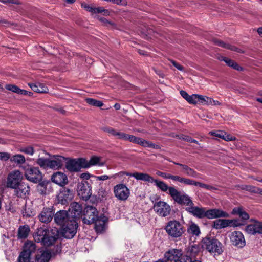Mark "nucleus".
Here are the masks:
<instances>
[{
  "label": "nucleus",
  "mask_w": 262,
  "mask_h": 262,
  "mask_svg": "<svg viewBox=\"0 0 262 262\" xmlns=\"http://www.w3.org/2000/svg\"><path fill=\"white\" fill-rule=\"evenodd\" d=\"M243 189L252 193H258L262 195V189L256 187L255 186L251 185H245L243 186Z\"/></svg>",
  "instance_id": "42"
},
{
  "label": "nucleus",
  "mask_w": 262,
  "mask_h": 262,
  "mask_svg": "<svg viewBox=\"0 0 262 262\" xmlns=\"http://www.w3.org/2000/svg\"><path fill=\"white\" fill-rule=\"evenodd\" d=\"M36 162L37 165L43 169H47L49 168V159H48L39 158L36 160Z\"/></svg>",
  "instance_id": "41"
},
{
  "label": "nucleus",
  "mask_w": 262,
  "mask_h": 262,
  "mask_svg": "<svg viewBox=\"0 0 262 262\" xmlns=\"http://www.w3.org/2000/svg\"><path fill=\"white\" fill-rule=\"evenodd\" d=\"M128 176L133 177L137 180L143 181L149 183H153L154 179L152 177L146 173L134 172L133 173H127Z\"/></svg>",
  "instance_id": "27"
},
{
  "label": "nucleus",
  "mask_w": 262,
  "mask_h": 262,
  "mask_svg": "<svg viewBox=\"0 0 262 262\" xmlns=\"http://www.w3.org/2000/svg\"><path fill=\"white\" fill-rule=\"evenodd\" d=\"M199 252V247L198 246L194 245L190 246L188 248V252L190 253L191 256L190 257H195L196 254Z\"/></svg>",
  "instance_id": "44"
},
{
  "label": "nucleus",
  "mask_w": 262,
  "mask_h": 262,
  "mask_svg": "<svg viewBox=\"0 0 262 262\" xmlns=\"http://www.w3.org/2000/svg\"><path fill=\"white\" fill-rule=\"evenodd\" d=\"M246 232L251 235L262 234V222L254 220L246 226Z\"/></svg>",
  "instance_id": "14"
},
{
  "label": "nucleus",
  "mask_w": 262,
  "mask_h": 262,
  "mask_svg": "<svg viewBox=\"0 0 262 262\" xmlns=\"http://www.w3.org/2000/svg\"><path fill=\"white\" fill-rule=\"evenodd\" d=\"M100 20L101 22H102L103 23H104V24H105L106 26H111L112 27L115 26V24L108 21V20H107L106 19H105L104 18H100Z\"/></svg>",
  "instance_id": "60"
},
{
  "label": "nucleus",
  "mask_w": 262,
  "mask_h": 262,
  "mask_svg": "<svg viewBox=\"0 0 262 262\" xmlns=\"http://www.w3.org/2000/svg\"><path fill=\"white\" fill-rule=\"evenodd\" d=\"M103 130L114 137H116L118 133V131L111 127H105Z\"/></svg>",
  "instance_id": "55"
},
{
  "label": "nucleus",
  "mask_w": 262,
  "mask_h": 262,
  "mask_svg": "<svg viewBox=\"0 0 262 262\" xmlns=\"http://www.w3.org/2000/svg\"><path fill=\"white\" fill-rule=\"evenodd\" d=\"M71 217L68 212L64 210L58 211L54 216V221L61 227L69 223Z\"/></svg>",
  "instance_id": "17"
},
{
  "label": "nucleus",
  "mask_w": 262,
  "mask_h": 262,
  "mask_svg": "<svg viewBox=\"0 0 262 262\" xmlns=\"http://www.w3.org/2000/svg\"><path fill=\"white\" fill-rule=\"evenodd\" d=\"M230 240L233 245L238 248H242L246 244L244 236L240 231L232 232L231 234Z\"/></svg>",
  "instance_id": "18"
},
{
  "label": "nucleus",
  "mask_w": 262,
  "mask_h": 262,
  "mask_svg": "<svg viewBox=\"0 0 262 262\" xmlns=\"http://www.w3.org/2000/svg\"><path fill=\"white\" fill-rule=\"evenodd\" d=\"M30 255L25 253V252L22 251L19 257H18V261L19 262H29L30 259Z\"/></svg>",
  "instance_id": "45"
},
{
  "label": "nucleus",
  "mask_w": 262,
  "mask_h": 262,
  "mask_svg": "<svg viewBox=\"0 0 262 262\" xmlns=\"http://www.w3.org/2000/svg\"><path fill=\"white\" fill-rule=\"evenodd\" d=\"M127 134L118 131L116 137L118 139L122 140L124 141H127Z\"/></svg>",
  "instance_id": "54"
},
{
  "label": "nucleus",
  "mask_w": 262,
  "mask_h": 262,
  "mask_svg": "<svg viewBox=\"0 0 262 262\" xmlns=\"http://www.w3.org/2000/svg\"><path fill=\"white\" fill-rule=\"evenodd\" d=\"M186 185H195V186H198L199 182L195 181L194 180H193L190 179H187L186 182Z\"/></svg>",
  "instance_id": "61"
},
{
  "label": "nucleus",
  "mask_w": 262,
  "mask_h": 262,
  "mask_svg": "<svg viewBox=\"0 0 262 262\" xmlns=\"http://www.w3.org/2000/svg\"><path fill=\"white\" fill-rule=\"evenodd\" d=\"M13 189H15V194L20 198H26L29 193L30 187L27 184L24 182H21L15 188Z\"/></svg>",
  "instance_id": "22"
},
{
  "label": "nucleus",
  "mask_w": 262,
  "mask_h": 262,
  "mask_svg": "<svg viewBox=\"0 0 262 262\" xmlns=\"http://www.w3.org/2000/svg\"><path fill=\"white\" fill-rule=\"evenodd\" d=\"M107 222V218L104 215L98 216L94 221L95 228L97 232L101 233L105 229V226Z\"/></svg>",
  "instance_id": "25"
},
{
  "label": "nucleus",
  "mask_w": 262,
  "mask_h": 262,
  "mask_svg": "<svg viewBox=\"0 0 262 262\" xmlns=\"http://www.w3.org/2000/svg\"><path fill=\"white\" fill-rule=\"evenodd\" d=\"M228 227H238L242 226L243 224L238 220H228Z\"/></svg>",
  "instance_id": "49"
},
{
  "label": "nucleus",
  "mask_w": 262,
  "mask_h": 262,
  "mask_svg": "<svg viewBox=\"0 0 262 262\" xmlns=\"http://www.w3.org/2000/svg\"><path fill=\"white\" fill-rule=\"evenodd\" d=\"M222 60H223L224 61H225L226 62V63L229 67H231V65L233 64V62L234 61L229 59V58H228L227 57H222Z\"/></svg>",
  "instance_id": "62"
},
{
  "label": "nucleus",
  "mask_w": 262,
  "mask_h": 262,
  "mask_svg": "<svg viewBox=\"0 0 262 262\" xmlns=\"http://www.w3.org/2000/svg\"><path fill=\"white\" fill-rule=\"evenodd\" d=\"M82 163L84 164V168H88L96 165L99 166H103L104 164V162L102 161L101 157L94 156H92L89 161L83 158Z\"/></svg>",
  "instance_id": "20"
},
{
  "label": "nucleus",
  "mask_w": 262,
  "mask_h": 262,
  "mask_svg": "<svg viewBox=\"0 0 262 262\" xmlns=\"http://www.w3.org/2000/svg\"><path fill=\"white\" fill-rule=\"evenodd\" d=\"M177 137L179 139L183 140L186 141L188 142H190V139L191 138V137H190L189 136H186V135H183V134L178 135Z\"/></svg>",
  "instance_id": "59"
},
{
  "label": "nucleus",
  "mask_w": 262,
  "mask_h": 262,
  "mask_svg": "<svg viewBox=\"0 0 262 262\" xmlns=\"http://www.w3.org/2000/svg\"><path fill=\"white\" fill-rule=\"evenodd\" d=\"M73 196L71 190L66 187H62L60 189L57 198L59 203L62 205H65L71 201Z\"/></svg>",
  "instance_id": "13"
},
{
  "label": "nucleus",
  "mask_w": 262,
  "mask_h": 262,
  "mask_svg": "<svg viewBox=\"0 0 262 262\" xmlns=\"http://www.w3.org/2000/svg\"><path fill=\"white\" fill-rule=\"evenodd\" d=\"M233 214L238 215L243 220H248L249 218V214L245 212L242 208L239 207L234 208L232 210Z\"/></svg>",
  "instance_id": "35"
},
{
  "label": "nucleus",
  "mask_w": 262,
  "mask_h": 262,
  "mask_svg": "<svg viewBox=\"0 0 262 262\" xmlns=\"http://www.w3.org/2000/svg\"><path fill=\"white\" fill-rule=\"evenodd\" d=\"M188 232L193 235H199L200 233V230L199 226L195 224H192L187 229Z\"/></svg>",
  "instance_id": "40"
},
{
  "label": "nucleus",
  "mask_w": 262,
  "mask_h": 262,
  "mask_svg": "<svg viewBox=\"0 0 262 262\" xmlns=\"http://www.w3.org/2000/svg\"><path fill=\"white\" fill-rule=\"evenodd\" d=\"M229 214L221 209H213L206 210V217L213 219L219 217H227Z\"/></svg>",
  "instance_id": "24"
},
{
  "label": "nucleus",
  "mask_w": 262,
  "mask_h": 262,
  "mask_svg": "<svg viewBox=\"0 0 262 262\" xmlns=\"http://www.w3.org/2000/svg\"><path fill=\"white\" fill-rule=\"evenodd\" d=\"M20 151L31 156L33 155L34 152V149L32 146L21 147L20 149Z\"/></svg>",
  "instance_id": "47"
},
{
  "label": "nucleus",
  "mask_w": 262,
  "mask_h": 262,
  "mask_svg": "<svg viewBox=\"0 0 262 262\" xmlns=\"http://www.w3.org/2000/svg\"><path fill=\"white\" fill-rule=\"evenodd\" d=\"M202 246L214 255H219L223 252L222 243L214 238H204L202 241Z\"/></svg>",
  "instance_id": "3"
},
{
  "label": "nucleus",
  "mask_w": 262,
  "mask_h": 262,
  "mask_svg": "<svg viewBox=\"0 0 262 262\" xmlns=\"http://www.w3.org/2000/svg\"><path fill=\"white\" fill-rule=\"evenodd\" d=\"M85 101L87 103L92 106L101 107L103 105L102 101L93 98H88L85 99Z\"/></svg>",
  "instance_id": "43"
},
{
  "label": "nucleus",
  "mask_w": 262,
  "mask_h": 262,
  "mask_svg": "<svg viewBox=\"0 0 262 262\" xmlns=\"http://www.w3.org/2000/svg\"><path fill=\"white\" fill-rule=\"evenodd\" d=\"M36 248V245L33 242L27 241L24 244L23 251L31 255L35 251Z\"/></svg>",
  "instance_id": "32"
},
{
  "label": "nucleus",
  "mask_w": 262,
  "mask_h": 262,
  "mask_svg": "<svg viewBox=\"0 0 262 262\" xmlns=\"http://www.w3.org/2000/svg\"><path fill=\"white\" fill-rule=\"evenodd\" d=\"M127 173H129L128 172H126L124 171H121L119 173H116L114 175L111 176V178L116 179H118L119 181H123V177L125 175L128 176Z\"/></svg>",
  "instance_id": "46"
},
{
  "label": "nucleus",
  "mask_w": 262,
  "mask_h": 262,
  "mask_svg": "<svg viewBox=\"0 0 262 262\" xmlns=\"http://www.w3.org/2000/svg\"><path fill=\"white\" fill-rule=\"evenodd\" d=\"M77 191L79 197L84 200L89 199L92 195L90 186L86 181H83L78 183Z\"/></svg>",
  "instance_id": "12"
},
{
  "label": "nucleus",
  "mask_w": 262,
  "mask_h": 262,
  "mask_svg": "<svg viewBox=\"0 0 262 262\" xmlns=\"http://www.w3.org/2000/svg\"><path fill=\"white\" fill-rule=\"evenodd\" d=\"M83 158L71 159L66 161V167L70 172L78 171L81 168H84V164L82 163Z\"/></svg>",
  "instance_id": "15"
},
{
  "label": "nucleus",
  "mask_w": 262,
  "mask_h": 262,
  "mask_svg": "<svg viewBox=\"0 0 262 262\" xmlns=\"http://www.w3.org/2000/svg\"><path fill=\"white\" fill-rule=\"evenodd\" d=\"M198 186L202 187V188H205L207 190H212V191L216 190L217 189V188H216L214 186L207 185V184H204V183H201L199 182V184H198Z\"/></svg>",
  "instance_id": "52"
},
{
  "label": "nucleus",
  "mask_w": 262,
  "mask_h": 262,
  "mask_svg": "<svg viewBox=\"0 0 262 262\" xmlns=\"http://www.w3.org/2000/svg\"><path fill=\"white\" fill-rule=\"evenodd\" d=\"M51 254L48 251H41L36 255L35 259L37 262H49Z\"/></svg>",
  "instance_id": "30"
},
{
  "label": "nucleus",
  "mask_w": 262,
  "mask_h": 262,
  "mask_svg": "<svg viewBox=\"0 0 262 262\" xmlns=\"http://www.w3.org/2000/svg\"><path fill=\"white\" fill-rule=\"evenodd\" d=\"M83 221L85 224H90L94 223L98 216L97 210L92 206H87L83 210Z\"/></svg>",
  "instance_id": "11"
},
{
  "label": "nucleus",
  "mask_w": 262,
  "mask_h": 262,
  "mask_svg": "<svg viewBox=\"0 0 262 262\" xmlns=\"http://www.w3.org/2000/svg\"><path fill=\"white\" fill-rule=\"evenodd\" d=\"M170 62L173 64V66H174L179 70H180V71L184 70V68L182 66H181L180 64H179V63L176 62V61H174L173 60H170Z\"/></svg>",
  "instance_id": "64"
},
{
  "label": "nucleus",
  "mask_w": 262,
  "mask_h": 262,
  "mask_svg": "<svg viewBox=\"0 0 262 262\" xmlns=\"http://www.w3.org/2000/svg\"><path fill=\"white\" fill-rule=\"evenodd\" d=\"M173 163L177 165H179L181 166L182 168V171L184 172L185 174L192 177L193 178H197L198 177L199 174L197 173L194 169L192 168L189 167L188 166L184 164H182L179 163H177L175 162H173Z\"/></svg>",
  "instance_id": "28"
},
{
  "label": "nucleus",
  "mask_w": 262,
  "mask_h": 262,
  "mask_svg": "<svg viewBox=\"0 0 262 262\" xmlns=\"http://www.w3.org/2000/svg\"><path fill=\"white\" fill-rule=\"evenodd\" d=\"M28 85L35 92L43 93L47 92L48 89L43 84L40 83H29Z\"/></svg>",
  "instance_id": "31"
},
{
  "label": "nucleus",
  "mask_w": 262,
  "mask_h": 262,
  "mask_svg": "<svg viewBox=\"0 0 262 262\" xmlns=\"http://www.w3.org/2000/svg\"><path fill=\"white\" fill-rule=\"evenodd\" d=\"M22 174L19 170H14L11 171L7 177V187L11 188H15L22 182Z\"/></svg>",
  "instance_id": "10"
},
{
  "label": "nucleus",
  "mask_w": 262,
  "mask_h": 262,
  "mask_svg": "<svg viewBox=\"0 0 262 262\" xmlns=\"http://www.w3.org/2000/svg\"><path fill=\"white\" fill-rule=\"evenodd\" d=\"M167 233L172 237L178 238L185 232L183 225L176 220L169 221L165 227Z\"/></svg>",
  "instance_id": "4"
},
{
  "label": "nucleus",
  "mask_w": 262,
  "mask_h": 262,
  "mask_svg": "<svg viewBox=\"0 0 262 262\" xmlns=\"http://www.w3.org/2000/svg\"><path fill=\"white\" fill-rule=\"evenodd\" d=\"M0 2L4 4L11 3L17 5L21 4V2L19 0H0Z\"/></svg>",
  "instance_id": "57"
},
{
  "label": "nucleus",
  "mask_w": 262,
  "mask_h": 262,
  "mask_svg": "<svg viewBox=\"0 0 262 262\" xmlns=\"http://www.w3.org/2000/svg\"><path fill=\"white\" fill-rule=\"evenodd\" d=\"M25 176L29 181L37 183L42 180V174L39 169L34 167L25 168Z\"/></svg>",
  "instance_id": "7"
},
{
  "label": "nucleus",
  "mask_w": 262,
  "mask_h": 262,
  "mask_svg": "<svg viewBox=\"0 0 262 262\" xmlns=\"http://www.w3.org/2000/svg\"><path fill=\"white\" fill-rule=\"evenodd\" d=\"M11 155L8 152H0V160L3 161H7L10 160Z\"/></svg>",
  "instance_id": "53"
},
{
  "label": "nucleus",
  "mask_w": 262,
  "mask_h": 262,
  "mask_svg": "<svg viewBox=\"0 0 262 262\" xmlns=\"http://www.w3.org/2000/svg\"><path fill=\"white\" fill-rule=\"evenodd\" d=\"M94 178L96 179V180H99V181H100V180L104 181V180H106L108 179L112 178L111 176H108L107 175H102V176H94Z\"/></svg>",
  "instance_id": "58"
},
{
  "label": "nucleus",
  "mask_w": 262,
  "mask_h": 262,
  "mask_svg": "<svg viewBox=\"0 0 262 262\" xmlns=\"http://www.w3.org/2000/svg\"><path fill=\"white\" fill-rule=\"evenodd\" d=\"M187 101L190 104H196L198 102V94H192V95H190Z\"/></svg>",
  "instance_id": "51"
},
{
  "label": "nucleus",
  "mask_w": 262,
  "mask_h": 262,
  "mask_svg": "<svg viewBox=\"0 0 262 262\" xmlns=\"http://www.w3.org/2000/svg\"><path fill=\"white\" fill-rule=\"evenodd\" d=\"M153 209L159 216L162 217L168 216L171 212L170 205L163 201L156 202L154 205Z\"/></svg>",
  "instance_id": "9"
},
{
  "label": "nucleus",
  "mask_w": 262,
  "mask_h": 262,
  "mask_svg": "<svg viewBox=\"0 0 262 262\" xmlns=\"http://www.w3.org/2000/svg\"><path fill=\"white\" fill-rule=\"evenodd\" d=\"M5 88L7 90L17 94H19L20 89L16 85L13 84H7Z\"/></svg>",
  "instance_id": "48"
},
{
  "label": "nucleus",
  "mask_w": 262,
  "mask_h": 262,
  "mask_svg": "<svg viewBox=\"0 0 262 262\" xmlns=\"http://www.w3.org/2000/svg\"><path fill=\"white\" fill-rule=\"evenodd\" d=\"M209 134L214 136L215 137L223 138L226 141H232L234 139L232 137H230L229 135H226V134L225 133L221 131H212L209 132Z\"/></svg>",
  "instance_id": "38"
},
{
  "label": "nucleus",
  "mask_w": 262,
  "mask_h": 262,
  "mask_svg": "<svg viewBox=\"0 0 262 262\" xmlns=\"http://www.w3.org/2000/svg\"><path fill=\"white\" fill-rule=\"evenodd\" d=\"M82 211V208L81 205L77 202H73L70 205L68 213L71 219L76 221V219L79 218Z\"/></svg>",
  "instance_id": "19"
},
{
  "label": "nucleus",
  "mask_w": 262,
  "mask_h": 262,
  "mask_svg": "<svg viewBox=\"0 0 262 262\" xmlns=\"http://www.w3.org/2000/svg\"><path fill=\"white\" fill-rule=\"evenodd\" d=\"M186 210L197 217L204 218L206 217V210L204 208L193 206V205H191L187 207Z\"/></svg>",
  "instance_id": "26"
},
{
  "label": "nucleus",
  "mask_w": 262,
  "mask_h": 262,
  "mask_svg": "<svg viewBox=\"0 0 262 262\" xmlns=\"http://www.w3.org/2000/svg\"><path fill=\"white\" fill-rule=\"evenodd\" d=\"M139 144L144 147H149L154 149L160 148V146L159 145L155 144L150 141L144 140L142 138L140 139Z\"/></svg>",
  "instance_id": "37"
},
{
  "label": "nucleus",
  "mask_w": 262,
  "mask_h": 262,
  "mask_svg": "<svg viewBox=\"0 0 262 262\" xmlns=\"http://www.w3.org/2000/svg\"><path fill=\"white\" fill-rule=\"evenodd\" d=\"M78 224L76 220L71 219L69 223L62 226L63 236L67 238H72L77 232Z\"/></svg>",
  "instance_id": "8"
},
{
  "label": "nucleus",
  "mask_w": 262,
  "mask_h": 262,
  "mask_svg": "<svg viewBox=\"0 0 262 262\" xmlns=\"http://www.w3.org/2000/svg\"><path fill=\"white\" fill-rule=\"evenodd\" d=\"M155 185L162 191L166 192L170 195L171 189H176L174 187H169L164 182L154 179Z\"/></svg>",
  "instance_id": "29"
},
{
  "label": "nucleus",
  "mask_w": 262,
  "mask_h": 262,
  "mask_svg": "<svg viewBox=\"0 0 262 262\" xmlns=\"http://www.w3.org/2000/svg\"><path fill=\"white\" fill-rule=\"evenodd\" d=\"M10 161L17 165H20L25 163L26 160L23 155L16 154L11 157Z\"/></svg>",
  "instance_id": "36"
},
{
  "label": "nucleus",
  "mask_w": 262,
  "mask_h": 262,
  "mask_svg": "<svg viewBox=\"0 0 262 262\" xmlns=\"http://www.w3.org/2000/svg\"><path fill=\"white\" fill-rule=\"evenodd\" d=\"M166 262H190V257L184 254L181 249H171L166 251L164 255Z\"/></svg>",
  "instance_id": "1"
},
{
  "label": "nucleus",
  "mask_w": 262,
  "mask_h": 262,
  "mask_svg": "<svg viewBox=\"0 0 262 262\" xmlns=\"http://www.w3.org/2000/svg\"><path fill=\"white\" fill-rule=\"evenodd\" d=\"M30 231V229L28 226H20L18 229V236L20 238H26Z\"/></svg>",
  "instance_id": "39"
},
{
  "label": "nucleus",
  "mask_w": 262,
  "mask_h": 262,
  "mask_svg": "<svg viewBox=\"0 0 262 262\" xmlns=\"http://www.w3.org/2000/svg\"><path fill=\"white\" fill-rule=\"evenodd\" d=\"M156 174L158 176H161L162 178H163L164 179H168L169 175H170V174H169V173H165V172H161V171H157L156 172Z\"/></svg>",
  "instance_id": "63"
},
{
  "label": "nucleus",
  "mask_w": 262,
  "mask_h": 262,
  "mask_svg": "<svg viewBox=\"0 0 262 262\" xmlns=\"http://www.w3.org/2000/svg\"><path fill=\"white\" fill-rule=\"evenodd\" d=\"M140 139L141 138H138L134 135L128 134L127 141H128L133 143L139 144Z\"/></svg>",
  "instance_id": "50"
},
{
  "label": "nucleus",
  "mask_w": 262,
  "mask_h": 262,
  "mask_svg": "<svg viewBox=\"0 0 262 262\" xmlns=\"http://www.w3.org/2000/svg\"><path fill=\"white\" fill-rule=\"evenodd\" d=\"M81 7L88 11L91 12L93 14L94 7H92L89 4L86 3H82Z\"/></svg>",
  "instance_id": "56"
},
{
  "label": "nucleus",
  "mask_w": 262,
  "mask_h": 262,
  "mask_svg": "<svg viewBox=\"0 0 262 262\" xmlns=\"http://www.w3.org/2000/svg\"><path fill=\"white\" fill-rule=\"evenodd\" d=\"M213 41L214 43L218 46L224 48L225 49H229L232 51H236L237 52H241V50L240 49H238V48L231 45L226 43L222 41V40L214 39Z\"/></svg>",
  "instance_id": "33"
},
{
  "label": "nucleus",
  "mask_w": 262,
  "mask_h": 262,
  "mask_svg": "<svg viewBox=\"0 0 262 262\" xmlns=\"http://www.w3.org/2000/svg\"><path fill=\"white\" fill-rule=\"evenodd\" d=\"M114 196L120 201H126L130 195V190L124 184H118L113 187Z\"/></svg>",
  "instance_id": "6"
},
{
  "label": "nucleus",
  "mask_w": 262,
  "mask_h": 262,
  "mask_svg": "<svg viewBox=\"0 0 262 262\" xmlns=\"http://www.w3.org/2000/svg\"><path fill=\"white\" fill-rule=\"evenodd\" d=\"M228 219L216 220L213 222L212 226L214 228H215L216 229L224 228L225 227L229 226V224H228Z\"/></svg>",
  "instance_id": "34"
},
{
  "label": "nucleus",
  "mask_w": 262,
  "mask_h": 262,
  "mask_svg": "<svg viewBox=\"0 0 262 262\" xmlns=\"http://www.w3.org/2000/svg\"><path fill=\"white\" fill-rule=\"evenodd\" d=\"M66 159L62 156L55 155L49 159V168L52 169H61L66 162Z\"/></svg>",
  "instance_id": "16"
},
{
  "label": "nucleus",
  "mask_w": 262,
  "mask_h": 262,
  "mask_svg": "<svg viewBox=\"0 0 262 262\" xmlns=\"http://www.w3.org/2000/svg\"><path fill=\"white\" fill-rule=\"evenodd\" d=\"M33 237L36 242H41L46 246L52 245L57 239L55 236L50 234L49 230L42 227L36 230L34 233Z\"/></svg>",
  "instance_id": "2"
},
{
  "label": "nucleus",
  "mask_w": 262,
  "mask_h": 262,
  "mask_svg": "<svg viewBox=\"0 0 262 262\" xmlns=\"http://www.w3.org/2000/svg\"><path fill=\"white\" fill-rule=\"evenodd\" d=\"M53 214L51 208H44L38 215V219L42 223H48L52 221Z\"/></svg>",
  "instance_id": "23"
},
{
  "label": "nucleus",
  "mask_w": 262,
  "mask_h": 262,
  "mask_svg": "<svg viewBox=\"0 0 262 262\" xmlns=\"http://www.w3.org/2000/svg\"><path fill=\"white\" fill-rule=\"evenodd\" d=\"M170 195L178 204L189 207L193 203L190 198L186 194L181 193L178 189H171Z\"/></svg>",
  "instance_id": "5"
},
{
  "label": "nucleus",
  "mask_w": 262,
  "mask_h": 262,
  "mask_svg": "<svg viewBox=\"0 0 262 262\" xmlns=\"http://www.w3.org/2000/svg\"><path fill=\"white\" fill-rule=\"evenodd\" d=\"M51 180L53 183L62 187L65 186L68 182L67 175L62 172L54 173L52 176Z\"/></svg>",
  "instance_id": "21"
}]
</instances>
